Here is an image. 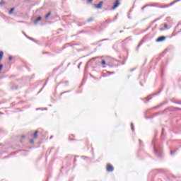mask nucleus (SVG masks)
Returning a JSON list of instances; mask_svg holds the SVG:
<instances>
[{"label": "nucleus", "mask_w": 181, "mask_h": 181, "mask_svg": "<svg viewBox=\"0 0 181 181\" xmlns=\"http://www.w3.org/2000/svg\"><path fill=\"white\" fill-rule=\"evenodd\" d=\"M106 170H107V172H114V166L108 163L106 165Z\"/></svg>", "instance_id": "nucleus-1"}, {"label": "nucleus", "mask_w": 181, "mask_h": 181, "mask_svg": "<svg viewBox=\"0 0 181 181\" xmlns=\"http://www.w3.org/2000/svg\"><path fill=\"white\" fill-rule=\"evenodd\" d=\"M161 90L158 91L157 93H154L152 95H148L147 98H146V103H148V101H149L150 100H152V97H153V95H158V94H159V93H160Z\"/></svg>", "instance_id": "nucleus-2"}, {"label": "nucleus", "mask_w": 181, "mask_h": 181, "mask_svg": "<svg viewBox=\"0 0 181 181\" xmlns=\"http://www.w3.org/2000/svg\"><path fill=\"white\" fill-rule=\"evenodd\" d=\"M118 6H119V0H116L112 9L114 11V9H117V8H118Z\"/></svg>", "instance_id": "nucleus-3"}, {"label": "nucleus", "mask_w": 181, "mask_h": 181, "mask_svg": "<svg viewBox=\"0 0 181 181\" xmlns=\"http://www.w3.org/2000/svg\"><path fill=\"white\" fill-rule=\"evenodd\" d=\"M166 40V37H165V36H161V37H159L158 38H157L156 40V42H163L164 40Z\"/></svg>", "instance_id": "nucleus-4"}, {"label": "nucleus", "mask_w": 181, "mask_h": 181, "mask_svg": "<svg viewBox=\"0 0 181 181\" xmlns=\"http://www.w3.org/2000/svg\"><path fill=\"white\" fill-rule=\"evenodd\" d=\"M103 4L104 2L100 1L98 4L95 5V8H97L98 9H101Z\"/></svg>", "instance_id": "nucleus-5"}, {"label": "nucleus", "mask_w": 181, "mask_h": 181, "mask_svg": "<svg viewBox=\"0 0 181 181\" xmlns=\"http://www.w3.org/2000/svg\"><path fill=\"white\" fill-rule=\"evenodd\" d=\"M144 40H141V41L139 43L136 50L138 52V50L139 49V47H141V46H142V45H144Z\"/></svg>", "instance_id": "nucleus-6"}, {"label": "nucleus", "mask_w": 181, "mask_h": 181, "mask_svg": "<svg viewBox=\"0 0 181 181\" xmlns=\"http://www.w3.org/2000/svg\"><path fill=\"white\" fill-rule=\"evenodd\" d=\"M176 2H179V0L174 1L172 3L167 4V6H168V7L172 6V5H174V4H176Z\"/></svg>", "instance_id": "nucleus-7"}, {"label": "nucleus", "mask_w": 181, "mask_h": 181, "mask_svg": "<svg viewBox=\"0 0 181 181\" xmlns=\"http://www.w3.org/2000/svg\"><path fill=\"white\" fill-rule=\"evenodd\" d=\"M158 8H160V9H163L165 8H169V6H168V4H165L163 6H158Z\"/></svg>", "instance_id": "nucleus-8"}, {"label": "nucleus", "mask_w": 181, "mask_h": 181, "mask_svg": "<svg viewBox=\"0 0 181 181\" xmlns=\"http://www.w3.org/2000/svg\"><path fill=\"white\" fill-rule=\"evenodd\" d=\"M39 21H42V17L40 16L36 18V20L34 22L35 25H36V23H37V22H39Z\"/></svg>", "instance_id": "nucleus-9"}, {"label": "nucleus", "mask_w": 181, "mask_h": 181, "mask_svg": "<svg viewBox=\"0 0 181 181\" xmlns=\"http://www.w3.org/2000/svg\"><path fill=\"white\" fill-rule=\"evenodd\" d=\"M37 134H39L38 131H35V132L33 134L34 139H36V138H37Z\"/></svg>", "instance_id": "nucleus-10"}, {"label": "nucleus", "mask_w": 181, "mask_h": 181, "mask_svg": "<svg viewBox=\"0 0 181 181\" xmlns=\"http://www.w3.org/2000/svg\"><path fill=\"white\" fill-rule=\"evenodd\" d=\"M14 11H15V8H11L8 12L9 15H12Z\"/></svg>", "instance_id": "nucleus-11"}, {"label": "nucleus", "mask_w": 181, "mask_h": 181, "mask_svg": "<svg viewBox=\"0 0 181 181\" xmlns=\"http://www.w3.org/2000/svg\"><path fill=\"white\" fill-rule=\"evenodd\" d=\"M2 57H4V52L0 51V62H1V60H2Z\"/></svg>", "instance_id": "nucleus-12"}, {"label": "nucleus", "mask_w": 181, "mask_h": 181, "mask_svg": "<svg viewBox=\"0 0 181 181\" xmlns=\"http://www.w3.org/2000/svg\"><path fill=\"white\" fill-rule=\"evenodd\" d=\"M154 152L156 155H158V153H159V151L155 146H154Z\"/></svg>", "instance_id": "nucleus-13"}, {"label": "nucleus", "mask_w": 181, "mask_h": 181, "mask_svg": "<svg viewBox=\"0 0 181 181\" xmlns=\"http://www.w3.org/2000/svg\"><path fill=\"white\" fill-rule=\"evenodd\" d=\"M50 15H52V12H49L46 16H45V18L47 19V18H49V16H50Z\"/></svg>", "instance_id": "nucleus-14"}, {"label": "nucleus", "mask_w": 181, "mask_h": 181, "mask_svg": "<svg viewBox=\"0 0 181 181\" xmlns=\"http://www.w3.org/2000/svg\"><path fill=\"white\" fill-rule=\"evenodd\" d=\"M148 6H149V4H146L144 6L141 8V11H144V9H145V8H148Z\"/></svg>", "instance_id": "nucleus-15"}, {"label": "nucleus", "mask_w": 181, "mask_h": 181, "mask_svg": "<svg viewBox=\"0 0 181 181\" xmlns=\"http://www.w3.org/2000/svg\"><path fill=\"white\" fill-rule=\"evenodd\" d=\"M107 74L110 76V74H115V72L114 71H107Z\"/></svg>", "instance_id": "nucleus-16"}, {"label": "nucleus", "mask_w": 181, "mask_h": 181, "mask_svg": "<svg viewBox=\"0 0 181 181\" xmlns=\"http://www.w3.org/2000/svg\"><path fill=\"white\" fill-rule=\"evenodd\" d=\"M66 93H70V90L62 92L60 95H63V94H66Z\"/></svg>", "instance_id": "nucleus-17"}, {"label": "nucleus", "mask_w": 181, "mask_h": 181, "mask_svg": "<svg viewBox=\"0 0 181 181\" xmlns=\"http://www.w3.org/2000/svg\"><path fill=\"white\" fill-rule=\"evenodd\" d=\"M88 4H93V0H87Z\"/></svg>", "instance_id": "nucleus-18"}, {"label": "nucleus", "mask_w": 181, "mask_h": 181, "mask_svg": "<svg viewBox=\"0 0 181 181\" xmlns=\"http://www.w3.org/2000/svg\"><path fill=\"white\" fill-rule=\"evenodd\" d=\"M87 22H93V18H88V19L87 20Z\"/></svg>", "instance_id": "nucleus-19"}, {"label": "nucleus", "mask_w": 181, "mask_h": 181, "mask_svg": "<svg viewBox=\"0 0 181 181\" xmlns=\"http://www.w3.org/2000/svg\"><path fill=\"white\" fill-rule=\"evenodd\" d=\"M2 69H4V65L3 64H0V71L2 70Z\"/></svg>", "instance_id": "nucleus-20"}, {"label": "nucleus", "mask_w": 181, "mask_h": 181, "mask_svg": "<svg viewBox=\"0 0 181 181\" xmlns=\"http://www.w3.org/2000/svg\"><path fill=\"white\" fill-rule=\"evenodd\" d=\"M164 29H168V24L166 23L164 24Z\"/></svg>", "instance_id": "nucleus-21"}, {"label": "nucleus", "mask_w": 181, "mask_h": 181, "mask_svg": "<svg viewBox=\"0 0 181 181\" xmlns=\"http://www.w3.org/2000/svg\"><path fill=\"white\" fill-rule=\"evenodd\" d=\"M105 40H108V39L100 40H99L98 42H105Z\"/></svg>", "instance_id": "nucleus-22"}, {"label": "nucleus", "mask_w": 181, "mask_h": 181, "mask_svg": "<svg viewBox=\"0 0 181 181\" xmlns=\"http://www.w3.org/2000/svg\"><path fill=\"white\" fill-rule=\"evenodd\" d=\"M81 64H83V62H80L78 65V69H80V66H81Z\"/></svg>", "instance_id": "nucleus-23"}, {"label": "nucleus", "mask_w": 181, "mask_h": 181, "mask_svg": "<svg viewBox=\"0 0 181 181\" xmlns=\"http://www.w3.org/2000/svg\"><path fill=\"white\" fill-rule=\"evenodd\" d=\"M131 127H132V130L134 131V124L133 123L131 124Z\"/></svg>", "instance_id": "nucleus-24"}, {"label": "nucleus", "mask_w": 181, "mask_h": 181, "mask_svg": "<svg viewBox=\"0 0 181 181\" xmlns=\"http://www.w3.org/2000/svg\"><path fill=\"white\" fill-rule=\"evenodd\" d=\"M101 64H105V60H102Z\"/></svg>", "instance_id": "nucleus-25"}, {"label": "nucleus", "mask_w": 181, "mask_h": 181, "mask_svg": "<svg viewBox=\"0 0 181 181\" xmlns=\"http://www.w3.org/2000/svg\"><path fill=\"white\" fill-rule=\"evenodd\" d=\"M4 1H1L0 2V6H2V5H4Z\"/></svg>", "instance_id": "nucleus-26"}, {"label": "nucleus", "mask_w": 181, "mask_h": 181, "mask_svg": "<svg viewBox=\"0 0 181 181\" xmlns=\"http://www.w3.org/2000/svg\"><path fill=\"white\" fill-rule=\"evenodd\" d=\"M12 59H13V57H12V56H10V57H8V60H12Z\"/></svg>", "instance_id": "nucleus-27"}, {"label": "nucleus", "mask_w": 181, "mask_h": 181, "mask_svg": "<svg viewBox=\"0 0 181 181\" xmlns=\"http://www.w3.org/2000/svg\"><path fill=\"white\" fill-rule=\"evenodd\" d=\"M34 141L33 139L30 140V144H33Z\"/></svg>", "instance_id": "nucleus-28"}, {"label": "nucleus", "mask_w": 181, "mask_h": 181, "mask_svg": "<svg viewBox=\"0 0 181 181\" xmlns=\"http://www.w3.org/2000/svg\"><path fill=\"white\" fill-rule=\"evenodd\" d=\"M149 6H156V4H151V5H149Z\"/></svg>", "instance_id": "nucleus-29"}, {"label": "nucleus", "mask_w": 181, "mask_h": 181, "mask_svg": "<svg viewBox=\"0 0 181 181\" xmlns=\"http://www.w3.org/2000/svg\"><path fill=\"white\" fill-rule=\"evenodd\" d=\"M76 161H77V159L74 158V163H76Z\"/></svg>", "instance_id": "nucleus-30"}, {"label": "nucleus", "mask_w": 181, "mask_h": 181, "mask_svg": "<svg viewBox=\"0 0 181 181\" xmlns=\"http://www.w3.org/2000/svg\"><path fill=\"white\" fill-rule=\"evenodd\" d=\"M170 153H171V155H173L174 153H173V151H171Z\"/></svg>", "instance_id": "nucleus-31"}, {"label": "nucleus", "mask_w": 181, "mask_h": 181, "mask_svg": "<svg viewBox=\"0 0 181 181\" xmlns=\"http://www.w3.org/2000/svg\"><path fill=\"white\" fill-rule=\"evenodd\" d=\"M122 32H124V30H120V31H119V33H122Z\"/></svg>", "instance_id": "nucleus-32"}, {"label": "nucleus", "mask_w": 181, "mask_h": 181, "mask_svg": "<svg viewBox=\"0 0 181 181\" xmlns=\"http://www.w3.org/2000/svg\"><path fill=\"white\" fill-rule=\"evenodd\" d=\"M160 30H165V29H163V28H160Z\"/></svg>", "instance_id": "nucleus-33"}, {"label": "nucleus", "mask_w": 181, "mask_h": 181, "mask_svg": "<svg viewBox=\"0 0 181 181\" xmlns=\"http://www.w3.org/2000/svg\"><path fill=\"white\" fill-rule=\"evenodd\" d=\"M22 138H23V139H25V136H22Z\"/></svg>", "instance_id": "nucleus-34"}, {"label": "nucleus", "mask_w": 181, "mask_h": 181, "mask_svg": "<svg viewBox=\"0 0 181 181\" xmlns=\"http://www.w3.org/2000/svg\"><path fill=\"white\" fill-rule=\"evenodd\" d=\"M130 71H134V69H131Z\"/></svg>", "instance_id": "nucleus-35"}, {"label": "nucleus", "mask_w": 181, "mask_h": 181, "mask_svg": "<svg viewBox=\"0 0 181 181\" xmlns=\"http://www.w3.org/2000/svg\"><path fill=\"white\" fill-rule=\"evenodd\" d=\"M28 39H30L32 40V38L31 37H28Z\"/></svg>", "instance_id": "nucleus-36"}, {"label": "nucleus", "mask_w": 181, "mask_h": 181, "mask_svg": "<svg viewBox=\"0 0 181 181\" xmlns=\"http://www.w3.org/2000/svg\"><path fill=\"white\" fill-rule=\"evenodd\" d=\"M103 68H105V66H103Z\"/></svg>", "instance_id": "nucleus-37"}, {"label": "nucleus", "mask_w": 181, "mask_h": 181, "mask_svg": "<svg viewBox=\"0 0 181 181\" xmlns=\"http://www.w3.org/2000/svg\"><path fill=\"white\" fill-rule=\"evenodd\" d=\"M0 114H2V112H0Z\"/></svg>", "instance_id": "nucleus-38"}]
</instances>
